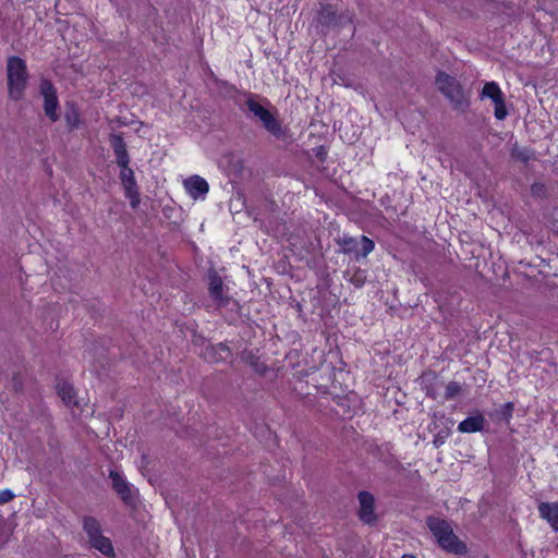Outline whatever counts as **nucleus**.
<instances>
[{"label": "nucleus", "mask_w": 558, "mask_h": 558, "mask_svg": "<svg viewBox=\"0 0 558 558\" xmlns=\"http://www.w3.org/2000/svg\"><path fill=\"white\" fill-rule=\"evenodd\" d=\"M538 513L543 520H546L553 530L558 531V502H541Z\"/></svg>", "instance_id": "ddd939ff"}, {"label": "nucleus", "mask_w": 558, "mask_h": 558, "mask_svg": "<svg viewBox=\"0 0 558 558\" xmlns=\"http://www.w3.org/2000/svg\"><path fill=\"white\" fill-rule=\"evenodd\" d=\"M15 495L10 489H3L0 492V505H4L9 501H11Z\"/></svg>", "instance_id": "c85d7f7f"}, {"label": "nucleus", "mask_w": 558, "mask_h": 558, "mask_svg": "<svg viewBox=\"0 0 558 558\" xmlns=\"http://www.w3.org/2000/svg\"><path fill=\"white\" fill-rule=\"evenodd\" d=\"M532 151L525 148L513 147L511 156L520 161L526 162L532 158Z\"/></svg>", "instance_id": "a878e982"}, {"label": "nucleus", "mask_w": 558, "mask_h": 558, "mask_svg": "<svg viewBox=\"0 0 558 558\" xmlns=\"http://www.w3.org/2000/svg\"><path fill=\"white\" fill-rule=\"evenodd\" d=\"M435 85L439 93L450 102L451 108L460 113L469 110L471 101L470 94L466 93L462 84L450 74L438 71L435 77Z\"/></svg>", "instance_id": "f257e3e1"}, {"label": "nucleus", "mask_w": 558, "mask_h": 558, "mask_svg": "<svg viewBox=\"0 0 558 558\" xmlns=\"http://www.w3.org/2000/svg\"><path fill=\"white\" fill-rule=\"evenodd\" d=\"M504 97V93L499 88L498 84L496 82H488L484 85L480 98H489L493 102L501 99Z\"/></svg>", "instance_id": "412c9836"}, {"label": "nucleus", "mask_w": 558, "mask_h": 558, "mask_svg": "<svg viewBox=\"0 0 558 558\" xmlns=\"http://www.w3.org/2000/svg\"><path fill=\"white\" fill-rule=\"evenodd\" d=\"M426 396L432 398V399H436L437 398V393H436V391L432 387L427 388Z\"/></svg>", "instance_id": "7c9ffc66"}, {"label": "nucleus", "mask_w": 558, "mask_h": 558, "mask_svg": "<svg viewBox=\"0 0 558 558\" xmlns=\"http://www.w3.org/2000/svg\"><path fill=\"white\" fill-rule=\"evenodd\" d=\"M40 95L44 97V111L45 114L49 118L51 122H56L59 120L58 108H59V99L57 95V89L53 84L44 78L39 85Z\"/></svg>", "instance_id": "423d86ee"}, {"label": "nucleus", "mask_w": 558, "mask_h": 558, "mask_svg": "<svg viewBox=\"0 0 558 558\" xmlns=\"http://www.w3.org/2000/svg\"><path fill=\"white\" fill-rule=\"evenodd\" d=\"M28 77L25 60L17 56L9 57L7 60V81L10 99L19 101L24 98Z\"/></svg>", "instance_id": "7ed1b4c3"}, {"label": "nucleus", "mask_w": 558, "mask_h": 558, "mask_svg": "<svg viewBox=\"0 0 558 558\" xmlns=\"http://www.w3.org/2000/svg\"><path fill=\"white\" fill-rule=\"evenodd\" d=\"M339 245L345 254H354L355 258H364L375 248V243L369 238L362 235L361 239L343 236L339 240Z\"/></svg>", "instance_id": "39448f33"}, {"label": "nucleus", "mask_w": 558, "mask_h": 558, "mask_svg": "<svg viewBox=\"0 0 558 558\" xmlns=\"http://www.w3.org/2000/svg\"><path fill=\"white\" fill-rule=\"evenodd\" d=\"M338 12L330 4L323 5L320 11L318 12V23L326 28L327 31L335 27L337 24Z\"/></svg>", "instance_id": "2eb2a0df"}, {"label": "nucleus", "mask_w": 558, "mask_h": 558, "mask_svg": "<svg viewBox=\"0 0 558 558\" xmlns=\"http://www.w3.org/2000/svg\"><path fill=\"white\" fill-rule=\"evenodd\" d=\"M109 478L112 482L113 490L121 498V500L125 505H133L134 494L132 492L130 483L124 478V476L116 470H110Z\"/></svg>", "instance_id": "6e6552de"}, {"label": "nucleus", "mask_w": 558, "mask_h": 558, "mask_svg": "<svg viewBox=\"0 0 558 558\" xmlns=\"http://www.w3.org/2000/svg\"><path fill=\"white\" fill-rule=\"evenodd\" d=\"M447 435H441L440 433H438L435 438H434V445L436 448L440 447L441 445H444L445 442V438H446Z\"/></svg>", "instance_id": "c756f323"}, {"label": "nucleus", "mask_w": 558, "mask_h": 558, "mask_svg": "<svg viewBox=\"0 0 558 558\" xmlns=\"http://www.w3.org/2000/svg\"><path fill=\"white\" fill-rule=\"evenodd\" d=\"M461 392V385L458 381H449L446 386L445 399L452 400Z\"/></svg>", "instance_id": "393cba45"}, {"label": "nucleus", "mask_w": 558, "mask_h": 558, "mask_svg": "<svg viewBox=\"0 0 558 558\" xmlns=\"http://www.w3.org/2000/svg\"><path fill=\"white\" fill-rule=\"evenodd\" d=\"M184 187L189 195L194 199H204L209 191L207 181L197 175H191L184 180Z\"/></svg>", "instance_id": "9b49d317"}, {"label": "nucleus", "mask_w": 558, "mask_h": 558, "mask_svg": "<svg viewBox=\"0 0 558 558\" xmlns=\"http://www.w3.org/2000/svg\"><path fill=\"white\" fill-rule=\"evenodd\" d=\"M57 389L58 395L61 397V399L64 401L66 405H77L75 399V390L72 385L63 381L58 384Z\"/></svg>", "instance_id": "aec40b11"}, {"label": "nucleus", "mask_w": 558, "mask_h": 558, "mask_svg": "<svg viewBox=\"0 0 558 558\" xmlns=\"http://www.w3.org/2000/svg\"><path fill=\"white\" fill-rule=\"evenodd\" d=\"M93 548L99 550L106 556H113L114 550L111 541L102 534L89 541Z\"/></svg>", "instance_id": "6ab92c4d"}, {"label": "nucleus", "mask_w": 558, "mask_h": 558, "mask_svg": "<svg viewBox=\"0 0 558 558\" xmlns=\"http://www.w3.org/2000/svg\"><path fill=\"white\" fill-rule=\"evenodd\" d=\"M350 282L356 288H362L366 282L365 271L356 269L350 279Z\"/></svg>", "instance_id": "cd10ccee"}, {"label": "nucleus", "mask_w": 558, "mask_h": 558, "mask_svg": "<svg viewBox=\"0 0 558 558\" xmlns=\"http://www.w3.org/2000/svg\"><path fill=\"white\" fill-rule=\"evenodd\" d=\"M208 291L218 307H226L231 302V298L225 294L222 279L216 271L209 272Z\"/></svg>", "instance_id": "1a4fd4ad"}, {"label": "nucleus", "mask_w": 558, "mask_h": 558, "mask_svg": "<svg viewBox=\"0 0 558 558\" xmlns=\"http://www.w3.org/2000/svg\"><path fill=\"white\" fill-rule=\"evenodd\" d=\"M359 502H360V519L367 524H372L377 520L375 514V498L368 492H361L359 494Z\"/></svg>", "instance_id": "9d476101"}, {"label": "nucleus", "mask_w": 558, "mask_h": 558, "mask_svg": "<svg viewBox=\"0 0 558 558\" xmlns=\"http://www.w3.org/2000/svg\"><path fill=\"white\" fill-rule=\"evenodd\" d=\"M401 558H415V557L412 555H403Z\"/></svg>", "instance_id": "473e14b6"}, {"label": "nucleus", "mask_w": 558, "mask_h": 558, "mask_svg": "<svg viewBox=\"0 0 558 558\" xmlns=\"http://www.w3.org/2000/svg\"><path fill=\"white\" fill-rule=\"evenodd\" d=\"M485 418L482 414L475 416H469L458 425L460 433H476L484 428Z\"/></svg>", "instance_id": "dca6fc26"}, {"label": "nucleus", "mask_w": 558, "mask_h": 558, "mask_svg": "<svg viewBox=\"0 0 558 558\" xmlns=\"http://www.w3.org/2000/svg\"><path fill=\"white\" fill-rule=\"evenodd\" d=\"M230 355L231 351L229 347L223 342H219L217 344H207L202 351V356L209 363H218L225 361Z\"/></svg>", "instance_id": "f8f14e48"}, {"label": "nucleus", "mask_w": 558, "mask_h": 558, "mask_svg": "<svg viewBox=\"0 0 558 558\" xmlns=\"http://www.w3.org/2000/svg\"><path fill=\"white\" fill-rule=\"evenodd\" d=\"M426 525L442 549L457 555L466 554V545L453 533L448 521L437 517H428Z\"/></svg>", "instance_id": "f03ea898"}, {"label": "nucleus", "mask_w": 558, "mask_h": 558, "mask_svg": "<svg viewBox=\"0 0 558 558\" xmlns=\"http://www.w3.org/2000/svg\"><path fill=\"white\" fill-rule=\"evenodd\" d=\"M531 195L535 198H547L549 196L548 187L543 182H534L531 185Z\"/></svg>", "instance_id": "b1692460"}, {"label": "nucleus", "mask_w": 558, "mask_h": 558, "mask_svg": "<svg viewBox=\"0 0 558 558\" xmlns=\"http://www.w3.org/2000/svg\"><path fill=\"white\" fill-rule=\"evenodd\" d=\"M120 180L125 191V197L130 199L132 208L140 204V193L133 170L126 166L121 168Z\"/></svg>", "instance_id": "0eeeda50"}, {"label": "nucleus", "mask_w": 558, "mask_h": 558, "mask_svg": "<svg viewBox=\"0 0 558 558\" xmlns=\"http://www.w3.org/2000/svg\"><path fill=\"white\" fill-rule=\"evenodd\" d=\"M352 24H353V13L349 10H344V11L339 12V14L337 16V24L331 29L340 31V29L344 28L345 26H350L351 34L353 35L355 28H354V26H352Z\"/></svg>", "instance_id": "5701e85b"}, {"label": "nucleus", "mask_w": 558, "mask_h": 558, "mask_svg": "<svg viewBox=\"0 0 558 558\" xmlns=\"http://www.w3.org/2000/svg\"><path fill=\"white\" fill-rule=\"evenodd\" d=\"M505 408H506L508 415H511V412L513 410V404L511 402H508L505 404Z\"/></svg>", "instance_id": "2f4dec72"}, {"label": "nucleus", "mask_w": 558, "mask_h": 558, "mask_svg": "<svg viewBox=\"0 0 558 558\" xmlns=\"http://www.w3.org/2000/svg\"><path fill=\"white\" fill-rule=\"evenodd\" d=\"M494 105H495V112H494L495 118L497 120H504L508 114L506 105H505V98L502 97L501 99L495 101Z\"/></svg>", "instance_id": "bb28decb"}, {"label": "nucleus", "mask_w": 558, "mask_h": 558, "mask_svg": "<svg viewBox=\"0 0 558 558\" xmlns=\"http://www.w3.org/2000/svg\"><path fill=\"white\" fill-rule=\"evenodd\" d=\"M64 119L70 130L78 128L81 123V116L77 107L73 102L66 104Z\"/></svg>", "instance_id": "a211bd4d"}, {"label": "nucleus", "mask_w": 558, "mask_h": 558, "mask_svg": "<svg viewBox=\"0 0 558 558\" xmlns=\"http://www.w3.org/2000/svg\"><path fill=\"white\" fill-rule=\"evenodd\" d=\"M83 529L86 532L89 541L101 535L100 523L94 517H85L83 519Z\"/></svg>", "instance_id": "4be33fe9"}, {"label": "nucleus", "mask_w": 558, "mask_h": 558, "mask_svg": "<svg viewBox=\"0 0 558 558\" xmlns=\"http://www.w3.org/2000/svg\"><path fill=\"white\" fill-rule=\"evenodd\" d=\"M246 110L256 118L264 129L277 140H284L287 135L286 129L276 116L264 107L257 96L250 95L245 100Z\"/></svg>", "instance_id": "20e7f679"}, {"label": "nucleus", "mask_w": 558, "mask_h": 558, "mask_svg": "<svg viewBox=\"0 0 558 558\" xmlns=\"http://www.w3.org/2000/svg\"><path fill=\"white\" fill-rule=\"evenodd\" d=\"M111 146L116 155L117 163L120 168L129 166L130 157L126 150V145L121 135L111 136Z\"/></svg>", "instance_id": "4468645a"}, {"label": "nucleus", "mask_w": 558, "mask_h": 558, "mask_svg": "<svg viewBox=\"0 0 558 558\" xmlns=\"http://www.w3.org/2000/svg\"><path fill=\"white\" fill-rule=\"evenodd\" d=\"M241 360L247 363L254 372H256L259 375H265L267 372V366L264 362L260 361L258 356L254 354L253 351L244 350L241 353Z\"/></svg>", "instance_id": "f3484780"}]
</instances>
